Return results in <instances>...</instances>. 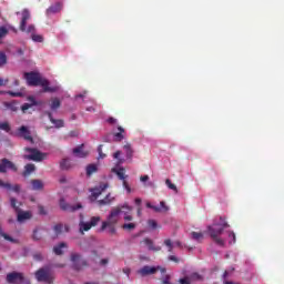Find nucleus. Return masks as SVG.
Returning <instances> with one entry per match:
<instances>
[{"instance_id":"63","label":"nucleus","mask_w":284,"mask_h":284,"mask_svg":"<svg viewBox=\"0 0 284 284\" xmlns=\"http://www.w3.org/2000/svg\"><path fill=\"white\" fill-rule=\"evenodd\" d=\"M153 210H154V212H161V206H154L153 205Z\"/></svg>"},{"instance_id":"14","label":"nucleus","mask_w":284,"mask_h":284,"mask_svg":"<svg viewBox=\"0 0 284 284\" xmlns=\"http://www.w3.org/2000/svg\"><path fill=\"white\" fill-rule=\"evenodd\" d=\"M108 190V184H100L98 187H94L91 192V201H97L99 196L103 194Z\"/></svg>"},{"instance_id":"4","label":"nucleus","mask_w":284,"mask_h":284,"mask_svg":"<svg viewBox=\"0 0 284 284\" xmlns=\"http://www.w3.org/2000/svg\"><path fill=\"white\" fill-rule=\"evenodd\" d=\"M23 150L24 152H27L26 154L22 155V159H24V161H34L36 163H39L48 159V153H43L38 149L27 146Z\"/></svg>"},{"instance_id":"3","label":"nucleus","mask_w":284,"mask_h":284,"mask_svg":"<svg viewBox=\"0 0 284 284\" xmlns=\"http://www.w3.org/2000/svg\"><path fill=\"white\" fill-rule=\"evenodd\" d=\"M129 212H132V206L124 204L121 206H115L111 210L106 221H104V223H109L112 225H116V223H119V216H121V214H128Z\"/></svg>"},{"instance_id":"34","label":"nucleus","mask_w":284,"mask_h":284,"mask_svg":"<svg viewBox=\"0 0 284 284\" xmlns=\"http://www.w3.org/2000/svg\"><path fill=\"white\" fill-rule=\"evenodd\" d=\"M60 168H61V170H70V168H72V163L70 162L69 159H63L60 162Z\"/></svg>"},{"instance_id":"31","label":"nucleus","mask_w":284,"mask_h":284,"mask_svg":"<svg viewBox=\"0 0 284 284\" xmlns=\"http://www.w3.org/2000/svg\"><path fill=\"white\" fill-rule=\"evenodd\" d=\"M114 201V197L110 195V193L103 199L98 201V205H110Z\"/></svg>"},{"instance_id":"8","label":"nucleus","mask_w":284,"mask_h":284,"mask_svg":"<svg viewBox=\"0 0 284 284\" xmlns=\"http://www.w3.org/2000/svg\"><path fill=\"white\" fill-rule=\"evenodd\" d=\"M99 221H101V217L93 216L91 217L90 222H81L80 223V232L83 234V232H90L92 227H95V225L99 224Z\"/></svg>"},{"instance_id":"49","label":"nucleus","mask_w":284,"mask_h":284,"mask_svg":"<svg viewBox=\"0 0 284 284\" xmlns=\"http://www.w3.org/2000/svg\"><path fill=\"white\" fill-rule=\"evenodd\" d=\"M10 190H12L17 194H19L21 192V185H19V184L11 185Z\"/></svg>"},{"instance_id":"52","label":"nucleus","mask_w":284,"mask_h":284,"mask_svg":"<svg viewBox=\"0 0 284 284\" xmlns=\"http://www.w3.org/2000/svg\"><path fill=\"white\" fill-rule=\"evenodd\" d=\"M160 207H161V211L163 210L164 212H168V210H170V207H168V205H165V202H160Z\"/></svg>"},{"instance_id":"27","label":"nucleus","mask_w":284,"mask_h":284,"mask_svg":"<svg viewBox=\"0 0 284 284\" xmlns=\"http://www.w3.org/2000/svg\"><path fill=\"white\" fill-rule=\"evenodd\" d=\"M4 109L10 110V112H17L19 110V104L17 102H3Z\"/></svg>"},{"instance_id":"56","label":"nucleus","mask_w":284,"mask_h":284,"mask_svg":"<svg viewBox=\"0 0 284 284\" xmlns=\"http://www.w3.org/2000/svg\"><path fill=\"white\" fill-rule=\"evenodd\" d=\"M110 263V260H108V258H102L101 261H100V265H102V266H105V265H108Z\"/></svg>"},{"instance_id":"25","label":"nucleus","mask_w":284,"mask_h":284,"mask_svg":"<svg viewBox=\"0 0 284 284\" xmlns=\"http://www.w3.org/2000/svg\"><path fill=\"white\" fill-rule=\"evenodd\" d=\"M49 108L52 110V112H57V110L61 108V100H59V98H51Z\"/></svg>"},{"instance_id":"54","label":"nucleus","mask_w":284,"mask_h":284,"mask_svg":"<svg viewBox=\"0 0 284 284\" xmlns=\"http://www.w3.org/2000/svg\"><path fill=\"white\" fill-rule=\"evenodd\" d=\"M8 94H10V97H22L23 95L21 92H12V91H9Z\"/></svg>"},{"instance_id":"35","label":"nucleus","mask_w":284,"mask_h":284,"mask_svg":"<svg viewBox=\"0 0 284 284\" xmlns=\"http://www.w3.org/2000/svg\"><path fill=\"white\" fill-rule=\"evenodd\" d=\"M191 281H203V275L199 274L197 272L191 273L189 275Z\"/></svg>"},{"instance_id":"9","label":"nucleus","mask_w":284,"mask_h":284,"mask_svg":"<svg viewBox=\"0 0 284 284\" xmlns=\"http://www.w3.org/2000/svg\"><path fill=\"white\" fill-rule=\"evenodd\" d=\"M113 172H115L116 176L120 179V181H122V185L124 187V190H126V192L130 194V192H132V189L130 187V184L128 183V175H125V169L120 168V169H113Z\"/></svg>"},{"instance_id":"59","label":"nucleus","mask_w":284,"mask_h":284,"mask_svg":"<svg viewBox=\"0 0 284 284\" xmlns=\"http://www.w3.org/2000/svg\"><path fill=\"white\" fill-rule=\"evenodd\" d=\"M169 261H173L174 263H179V257L171 255L169 256Z\"/></svg>"},{"instance_id":"21","label":"nucleus","mask_w":284,"mask_h":284,"mask_svg":"<svg viewBox=\"0 0 284 284\" xmlns=\"http://www.w3.org/2000/svg\"><path fill=\"white\" fill-rule=\"evenodd\" d=\"M143 243L151 252H161V246H154V242L151 239L145 237L143 240Z\"/></svg>"},{"instance_id":"44","label":"nucleus","mask_w":284,"mask_h":284,"mask_svg":"<svg viewBox=\"0 0 284 284\" xmlns=\"http://www.w3.org/2000/svg\"><path fill=\"white\" fill-rule=\"evenodd\" d=\"M164 245H166L169 252H172V250H174V244H172V240L170 239L164 240Z\"/></svg>"},{"instance_id":"13","label":"nucleus","mask_w":284,"mask_h":284,"mask_svg":"<svg viewBox=\"0 0 284 284\" xmlns=\"http://www.w3.org/2000/svg\"><path fill=\"white\" fill-rule=\"evenodd\" d=\"M81 207H83L81 204L70 205L64 199L60 200V210L63 212H77V210H81Z\"/></svg>"},{"instance_id":"57","label":"nucleus","mask_w":284,"mask_h":284,"mask_svg":"<svg viewBox=\"0 0 284 284\" xmlns=\"http://www.w3.org/2000/svg\"><path fill=\"white\" fill-rule=\"evenodd\" d=\"M140 181H142V183H145L146 181H150V176L149 175H142L140 178Z\"/></svg>"},{"instance_id":"39","label":"nucleus","mask_w":284,"mask_h":284,"mask_svg":"<svg viewBox=\"0 0 284 284\" xmlns=\"http://www.w3.org/2000/svg\"><path fill=\"white\" fill-rule=\"evenodd\" d=\"M136 227L135 223H124L122 225V230H128L129 232H131V230H134Z\"/></svg>"},{"instance_id":"26","label":"nucleus","mask_w":284,"mask_h":284,"mask_svg":"<svg viewBox=\"0 0 284 284\" xmlns=\"http://www.w3.org/2000/svg\"><path fill=\"white\" fill-rule=\"evenodd\" d=\"M63 248H68V244L65 242H61L60 244L53 247V252L57 256L63 255Z\"/></svg>"},{"instance_id":"48","label":"nucleus","mask_w":284,"mask_h":284,"mask_svg":"<svg viewBox=\"0 0 284 284\" xmlns=\"http://www.w3.org/2000/svg\"><path fill=\"white\" fill-rule=\"evenodd\" d=\"M179 283L181 284H192V280H190V276L180 278Z\"/></svg>"},{"instance_id":"11","label":"nucleus","mask_w":284,"mask_h":284,"mask_svg":"<svg viewBox=\"0 0 284 284\" xmlns=\"http://www.w3.org/2000/svg\"><path fill=\"white\" fill-rule=\"evenodd\" d=\"M24 79L27 80L28 85H33V87L39 85L41 81L39 73H36V72L24 73Z\"/></svg>"},{"instance_id":"61","label":"nucleus","mask_w":284,"mask_h":284,"mask_svg":"<svg viewBox=\"0 0 284 284\" xmlns=\"http://www.w3.org/2000/svg\"><path fill=\"white\" fill-rule=\"evenodd\" d=\"M121 156V151H116L114 154H113V159H119Z\"/></svg>"},{"instance_id":"51","label":"nucleus","mask_w":284,"mask_h":284,"mask_svg":"<svg viewBox=\"0 0 284 284\" xmlns=\"http://www.w3.org/2000/svg\"><path fill=\"white\" fill-rule=\"evenodd\" d=\"M34 261H43V255L41 253L33 254Z\"/></svg>"},{"instance_id":"46","label":"nucleus","mask_w":284,"mask_h":284,"mask_svg":"<svg viewBox=\"0 0 284 284\" xmlns=\"http://www.w3.org/2000/svg\"><path fill=\"white\" fill-rule=\"evenodd\" d=\"M148 225H149V227H151L152 230H156V227H159V224L156 223L155 220H149V221H148Z\"/></svg>"},{"instance_id":"43","label":"nucleus","mask_w":284,"mask_h":284,"mask_svg":"<svg viewBox=\"0 0 284 284\" xmlns=\"http://www.w3.org/2000/svg\"><path fill=\"white\" fill-rule=\"evenodd\" d=\"M32 239H33V241H41L42 235H41V233H39V230H38V229H34V230H33Z\"/></svg>"},{"instance_id":"47","label":"nucleus","mask_w":284,"mask_h":284,"mask_svg":"<svg viewBox=\"0 0 284 284\" xmlns=\"http://www.w3.org/2000/svg\"><path fill=\"white\" fill-rule=\"evenodd\" d=\"M38 212L39 214H41L42 216H45L48 214V211H45V207L43 205H39L38 206Z\"/></svg>"},{"instance_id":"12","label":"nucleus","mask_w":284,"mask_h":284,"mask_svg":"<svg viewBox=\"0 0 284 284\" xmlns=\"http://www.w3.org/2000/svg\"><path fill=\"white\" fill-rule=\"evenodd\" d=\"M18 136H21V139H24V141L34 143V139L32 138L30 130L26 125H22L18 129Z\"/></svg>"},{"instance_id":"50","label":"nucleus","mask_w":284,"mask_h":284,"mask_svg":"<svg viewBox=\"0 0 284 284\" xmlns=\"http://www.w3.org/2000/svg\"><path fill=\"white\" fill-rule=\"evenodd\" d=\"M27 32L29 34H36V28H34V24H30L27 29Z\"/></svg>"},{"instance_id":"24","label":"nucleus","mask_w":284,"mask_h":284,"mask_svg":"<svg viewBox=\"0 0 284 284\" xmlns=\"http://www.w3.org/2000/svg\"><path fill=\"white\" fill-rule=\"evenodd\" d=\"M37 171V166L32 163H29L24 166V171L22 172V176H24V179H28V176H30V174H32V172Z\"/></svg>"},{"instance_id":"42","label":"nucleus","mask_w":284,"mask_h":284,"mask_svg":"<svg viewBox=\"0 0 284 284\" xmlns=\"http://www.w3.org/2000/svg\"><path fill=\"white\" fill-rule=\"evenodd\" d=\"M0 130H3V132H10V123L8 122H0Z\"/></svg>"},{"instance_id":"41","label":"nucleus","mask_w":284,"mask_h":284,"mask_svg":"<svg viewBox=\"0 0 284 284\" xmlns=\"http://www.w3.org/2000/svg\"><path fill=\"white\" fill-rule=\"evenodd\" d=\"M6 63H8V55L4 52H0V68L6 65Z\"/></svg>"},{"instance_id":"37","label":"nucleus","mask_w":284,"mask_h":284,"mask_svg":"<svg viewBox=\"0 0 284 284\" xmlns=\"http://www.w3.org/2000/svg\"><path fill=\"white\" fill-rule=\"evenodd\" d=\"M165 184L169 190H173V192H179V189L176 187V185L174 183H172V181L170 179L165 180Z\"/></svg>"},{"instance_id":"7","label":"nucleus","mask_w":284,"mask_h":284,"mask_svg":"<svg viewBox=\"0 0 284 284\" xmlns=\"http://www.w3.org/2000/svg\"><path fill=\"white\" fill-rule=\"evenodd\" d=\"M10 170L11 172H19V166L14 162L7 158L0 160V174H6Z\"/></svg>"},{"instance_id":"38","label":"nucleus","mask_w":284,"mask_h":284,"mask_svg":"<svg viewBox=\"0 0 284 284\" xmlns=\"http://www.w3.org/2000/svg\"><path fill=\"white\" fill-rule=\"evenodd\" d=\"M191 236H192L193 241H202L203 233H201V232H192Z\"/></svg>"},{"instance_id":"1","label":"nucleus","mask_w":284,"mask_h":284,"mask_svg":"<svg viewBox=\"0 0 284 284\" xmlns=\"http://www.w3.org/2000/svg\"><path fill=\"white\" fill-rule=\"evenodd\" d=\"M221 223H214L213 226H207L209 234L211 239L219 245L220 247H225V241L221 239V234H223V230L225 227H230V224L225 222L224 217H220Z\"/></svg>"},{"instance_id":"23","label":"nucleus","mask_w":284,"mask_h":284,"mask_svg":"<svg viewBox=\"0 0 284 284\" xmlns=\"http://www.w3.org/2000/svg\"><path fill=\"white\" fill-rule=\"evenodd\" d=\"M62 8H63V4H61V2H55L54 4H52L47 9V14H57V12L62 10Z\"/></svg>"},{"instance_id":"60","label":"nucleus","mask_w":284,"mask_h":284,"mask_svg":"<svg viewBox=\"0 0 284 284\" xmlns=\"http://www.w3.org/2000/svg\"><path fill=\"white\" fill-rule=\"evenodd\" d=\"M122 272L123 274H126V276H130L131 270L126 267V268H123Z\"/></svg>"},{"instance_id":"2","label":"nucleus","mask_w":284,"mask_h":284,"mask_svg":"<svg viewBox=\"0 0 284 284\" xmlns=\"http://www.w3.org/2000/svg\"><path fill=\"white\" fill-rule=\"evenodd\" d=\"M34 276L38 281V283H44V284H54V280L57 276L54 275V271L50 266H44L39 268Z\"/></svg>"},{"instance_id":"55","label":"nucleus","mask_w":284,"mask_h":284,"mask_svg":"<svg viewBox=\"0 0 284 284\" xmlns=\"http://www.w3.org/2000/svg\"><path fill=\"white\" fill-rule=\"evenodd\" d=\"M106 123H110V125H114V124H116V119H114V118H109V119L106 120Z\"/></svg>"},{"instance_id":"16","label":"nucleus","mask_w":284,"mask_h":284,"mask_svg":"<svg viewBox=\"0 0 284 284\" xmlns=\"http://www.w3.org/2000/svg\"><path fill=\"white\" fill-rule=\"evenodd\" d=\"M43 114L48 116V119L51 121V123L54 125V128H63L65 125V122L61 119L57 120L54 116H52V112L50 111H44Z\"/></svg>"},{"instance_id":"28","label":"nucleus","mask_w":284,"mask_h":284,"mask_svg":"<svg viewBox=\"0 0 284 284\" xmlns=\"http://www.w3.org/2000/svg\"><path fill=\"white\" fill-rule=\"evenodd\" d=\"M125 129L123 126H118V133H114V140L115 141H123L125 139Z\"/></svg>"},{"instance_id":"22","label":"nucleus","mask_w":284,"mask_h":284,"mask_svg":"<svg viewBox=\"0 0 284 284\" xmlns=\"http://www.w3.org/2000/svg\"><path fill=\"white\" fill-rule=\"evenodd\" d=\"M83 144L77 146L75 149H73V154L79 159H85V156H88V151H83Z\"/></svg>"},{"instance_id":"19","label":"nucleus","mask_w":284,"mask_h":284,"mask_svg":"<svg viewBox=\"0 0 284 284\" xmlns=\"http://www.w3.org/2000/svg\"><path fill=\"white\" fill-rule=\"evenodd\" d=\"M29 19H30V11H28V9H24L22 11V19H21V23H20L21 32H26V26H28Z\"/></svg>"},{"instance_id":"29","label":"nucleus","mask_w":284,"mask_h":284,"mask_svg":"<svg viewBox=\"0 0 284 284\" xmlns=\"http://www.w3.org/2000/svg\"><path fill=\"white\" fill-rule=\"evenodd\" d=\"M123 150L126 154V159H132V156H134V150L132 149V144H124Z\"/></svg>"},{"instance_id":"17","label":"nucleus","mask_w":284,"mask_h":284,"mask_svg":"<svg viewBox=\"0 0 284 284\" xmlns=\"http://www.w3.org/2000/svg\"><path fill=\"white\" fill-rule=\"evenodd\" d=\"M159 268L154 267V266H143L142 268L138 270V274H140L142 277L143 276H150L152 274H156Z\"/></svg>"},{"instance_id":"20","label":"nucleus","mask_w":284,"mask_h":284,"mask_svg":"<svg viewBox=\"0 0 284 284\" xmlns=\"http://www.w3.org/2000/svg\"><path fill=\"white\" fill-rule=\"evenodd\" d=\"M101 230H108L109 234L111 236H114L116 234V224H110L108 222H102Z\"/></svg>"},{"instance_id":"36","label":"nucleus","mask_w":284,"mask_h":284,"mask_svg":"<svg viewBox=\"0 0 284 284\" xmlns=\"http://www.w3.org/2000/svg\"><path fill=\"white\" fill-rule=\"evenodd\" d=\"M31 39L36 43H43V36H41V34L32 33Z\"/></svg>"},{"instance_id":"64","label":"nucleus","mask_w":284,"mask_h":284,"mask_svg":"<svg viewBox=\"0 0 284 284\" xmlns=\"http://www.w3.org/2000/svg\"><path fill=\"white\" fill-rule=\"evenodd\" d=\"M141 202H142V201H141L140 197H136V199H135V205H141Z\"/></svg>"},{"instance_id":"45","label":"nucleus","mask_w":284,"mask_h":284,"mask_svg":"<svg viewBox=\"0 0 284 284\" xmlns=\"http://www.w3.org/2000/svg\"><path fill=\"white\" fill-rule=\"evenodd\" d=\"M0 187H4V190H12V184L9 182H4L3 180H0Z\"/></svg>"},{"instance_id":"33","label":"nucleus","mask_w":284,"mask_h":284,"mask_svg":"<svg viewBox=\"0 0 284 284\" xmlns=\"http://www.w3.org/2000/svg\"><path fill=\"white\" fill-rule=\"evenodd\" d=\"M99 170V168L97 166V164H89L87 166V176H92V174H94V172H97Z\"/></svg>"},{"instance_id":"32","label":"nucleus","mask_w":284,"mask_h":284,"mask_svg":"<svg viewBox=\"0 0 284 284\" xmlns=\"http://www.w3.org/2000/svg\"><path fill=\"white\" fill-rule=\"evenodd\" d=\"M0 236H2V239H4V241H9V243H17L16 239H13L12 236H10L3 232V229L1 227V225H0Z\"/></svg>"},{"instance_id":"53","label":"nucleus","mask_w":284,"mask_h":284,"mask_svg":"<svg viewBox=\"0 0 284 284\" xmlns=\"http://www.w3.org/2000/svg\"><path fill=\"white\" fill-rule=\"evenodd\" d=\"M229 236H230V239H232L233 243H236V234H234V232L230 231Z\"/></svg>"},{"instance_id":"15","label":"nucleus","mask_w":284,"mask_h":284,"mask_svg":"<svg viewBox=\"0 0 284 284\" xmlns=\"http://www.w3.org/2000/svg\"><path fill=\"white\" fill-rule=\"evenodd\" d=\"M42 89L43 92H58L59 91V87H50V81H48L47 79L41 78L39 84Z\"/></svg>"},{"instance_id":"58","label":"nucleus","mask_w":284,"mask_h":284,"mask_svg":"<svg viewBox=\"0 0 284 284\" xmlns=\"http://www.w3.org/2000/svg\"><path fill=\"white\" fill-rule=\"evenodd\" d=\"M128 213H124V221H132L133 220L132 215H129Z\"/></svg>"},{"instance_id":"10","label":"nucleus","mask_w":284,"mask_h":284,"mask_svg":"<svg viewBox=\"0 0 284 284\" xmlns=\"http://www.w3.org/2000/svg\"><path fill=\"white\" fill-rule=\"evenodd\" d=\"M26 281L23 273L11 272L7 274V283L9 284H21Z\"/></svg>"},{"instance_id":"40","label":"nucleus","mask_w":284,"mask_h":284,"mask_svg":"<svg viewBox=\"0 0 284 284\" xmlns=\"http://www.w3.org/2000/svg\"><path fill=\"white\" fill-rule=\"evenodd\" d=\"M53 231L55 233V236H59L63 232V224H57L53 226Z\"/></svg>"},{"instance_id":"5","label":"nucleus","mask_w":284,"mask_h":284,"mask_svg":"<svg viewBox=\"0 0 284 284\" xmlns=\"http://www.w3.org/2000/svg\"><path fill=\"white\" fill-rule=\"evenodd\" d=\"M11 207L17 212V221L18 223H26V221H30L32 219V212L22 211L19 205H17V200L14 197H10Z\"/></svg>"},{"instance_id":"18","label":"nucleus","mask_w":284,"mask_h":284,"mask_svg":"<svg viewBox=\"0 0 284 284\" xmlns=\"http://www.w3.org/2000/svg\"><path fill=\"white\" fill-rule=\"evenodd\" d=\"M28 101H29L30 103H24V104H22V106H21V111H22L23 113L28 112V110H30V108H32V106H34V105H41V103L37 102V99H34V97H29V98H28Z\"/></svg>"},{"instance_id":"30","label":"nucleus","mask_w":284,"mask_h":284,"mask_svg":"<svg viewBox=\"0 0 284 284\" xmlns=\"http://www.w3.org/2000/svg\"><path fill=\"white\" fill-rule=\"evenodd\" d=\"M31 187L34 191L43 190V181H41V180H31Z\"/></svg>"},{"instance_id":"6","label":"nucleus","mask_w":284,"mask_h":284,"mask_svg":"<svg viewBox=\"0 0 284 284\" xmlns=\"http://www.w3.org/2000/svg\"><path fill=\"white\" fill-rule=\"evenodd\" d=\"M70 261L72 263V270L75 272H81L84 267H89L87 260H81L80 253H71Z\"/></svg>"},{"instance_id":"62","label":"nucleus","mask_w":284,"mask_h":284,"mask_svg":"<svg viewBox=\"0 0 284 284\" xmlns=\"http://www.w3.org/2000/svg\"><path fill=\"white\" fill-rule=\"evenodd\" d=\"M6 83H8V80H3L2 78H0V88H1L2 85H6Z\"/></svg>"}]
</instances>
